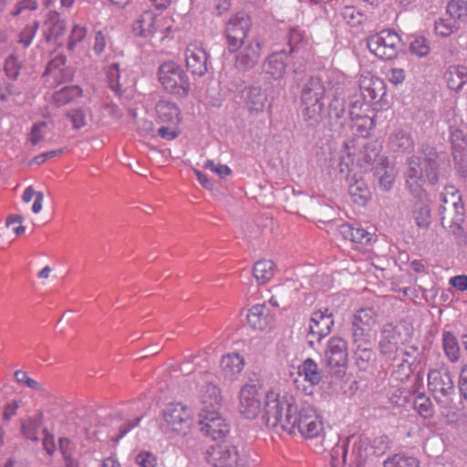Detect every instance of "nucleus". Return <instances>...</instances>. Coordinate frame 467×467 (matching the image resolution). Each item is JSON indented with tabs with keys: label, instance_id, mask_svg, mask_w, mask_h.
Listing matches in <instances>:
<instances>
[{
	"label": "nucleus",
	"instance_id": "nucleus-47",
	"mask_svg": "<svg viewBox=\"0 0 467 467\" xmlns=\"http://www.w3.org/2000/svg\"><path fill=\"white\" fill-rule=\"evenodd\" d=\"M355 93L352 96V99L349 103V119H357V117L361 116V114H367L369 107L371 106L368 101L359 97V94L357 93V88H354Z\"/></svg>",
	"mask_w": 467,
	"mask_h": 467
},
{
	"label": "nucleus",
	"instance_id": "nucleus-20",
	"mask_svg": "<svg viewBox=\"0 0 467 467\" xmlns=\"http://www.w3.org/2000/svg\"><path fill=\"white\" fill-rule=\"evenodd\" d=\"M339 233L345 240L353 244L355 249L360 250L373 242V234L364 227L353 223H342L339 226Z\"/></svg>",
	"mask_w": 467,
	"mask_h": 467
},
{
	"label": "nucleus",
	"instance_id": "nucleus-54",
	"mask_svg": "<svg viewBox=\"0 0 467 467\" xmlns=\"http://www.w3.org/2000/svg\"><path fill=\"white\" fill-rule=\"evenodd\" d=\"M106 77L107 81L109 83V87L116 93L121 91L120 84H119V67L117 63H112L106 69Z\"/></svg>",
	"mask_w": 467,
	"mask_h": 467
},
{
	"label": "nucleus",
	"instance_id": "nucleus-40",
	"mask_svg": "<svg viewBox=\"0 0 467 467\" xmlns=\"http://www.w3.org/2000/svg\"><path fill=\"white\" fill-rule=\"evenodd\" d=\"M267 100L266 95L260 87H251L248 90L246 103L251 112H262Z\"/></svg>",
	"mask_w": 467,
	"mask_h": 467
},
{
	"label": "nucleus",
	"instance_id": "nucleus-31",
	"mask_svg": "<svg viewBox=\"0 0 467 467\" xmlns=\"http://www.w3.org/2000/svg\"><path fill=\"white\" fill-rule=\"evenodd\" d=\"M245 365L244 357L239 353H228L222 357L221 367L224 376L230 379H235L243 371Z\"/></svg>",
	"mask_w": 467,
	"mask_h": 467
},
{
	"label": "nucleus",
	"instance_id": "nucleus-26",
	"mask_svg": "<svg viewBox=\"0 0 467 467\" xmlns=\"http://www.w3.org/2000/svg\"><path fill=\"white\" fill-rule=\"evenodd\" d=\"M66 31V22L57 11H49L43 25V34L47 42L57 41Z\"/></svg>",
	"mask_w": 467,
	"mask_h": 467
},
{
	"label": "nucleus",
	"instance_id": "nucleus-5",
	"mask_svg": "<svg viewBox=\"0 0 467 467\" xmlns=\"http://www.w3.org/2000/svg\"><path fill=\"white\" fill-rule=\"evenodd\" d=\"M323 430V420L315 407L303 400L286 431L289 434L298 432L305 438L313 439L318 437Z\"/></svg>",
	"mask_w": 467,
	"mask_h": 467
},
{
	"label": "nucleus",
	"instance_id": "nucleus-55",
	"mask_svg": "<svg viewBox=\"0 0 467 467\" xmlns=\"http://www.w3.org/2000/svg\"><path fill=\"white\" fill-rule=\"evenodd\" d=\"M410 50L420 57H426L431 51L430 42L424 36H416L410 44Z\"/></svg>",
	"mask_w": 467,
	"mask_h": 467
},
{
	"label": "nucleus",
	"instance_id": "nucleus-15",
	"mask_svg": "<svg viewBox=\"0 0 467 467\" xmlns=\"http://www.w3.org/2000/svg\"><path fill=\"white\" fill-rule=\"evenodd\" d=\"M444 205L441 207V223H444L446 218L445 213L451 215V223L459 224L463 222L464 207L462 202L460 192L454 186H447L444 192L441 194Z\"/></svg>",
	"mask_w": 467,
	"mask_h": 467
},
{
	"label": "nucleus",
	"instance_id": "nucleus-33",
	"mask_svg": "<svg viewBox=\"0 0 467 467\" xmlns=\"http://www.w3.org/2000/svg\"><path fill=\"white\" fill-rule=\"evenodd\" d=\"M156 16L152 11H144L133 24V31L143 37H154Z\"/></svg>",
	"mask_w": 467,
	"mask_h": 467
},
{
	"label": "nucleus",
	"instance_id": "nucleus-53",
	"mask_svg": "<svg viewBox=\"0 0 467 467\" xmlns=\"http://www.w3.org/2000/svg\"><path fill=\"white\" fill-rule=\"evenodd\" d=\"M370 330L371 329L368 327L352 325L353 345L355 347H364L365 345H371Z\"/></svg>",
	"mask_w": 467,
	"mask_h": 467
},
{
	"label": "nucleus",
	"instance_id": "nucleus-38",
	"mask_svg": "<svg viewBox=\"0 0 467 467\" xmlns=\"http://www.w3.org/2000/svg\"><path fill=\"white\" fill-rule=\"evenodd\" d=\"M222 400L221 389L217 385L209 382L204 386L202 395V407L220 410Z\"/></svg>",
	"mask_w": 467,
	"mask_h": 467
},
{
	"label": "nucleus",
	"instance_id": "nucleus-12",
	"mask_svg": "<svg viewBox=\"0 0 467 467\" xmlns=\"http://www.w3.org/2000/svg\"><path fill=\"white\" fill-rule=\"evenodd\" d=\"M162 417L166 427L180 434H186L193 423L192 411L182 402L168 403L162 410Z\"/></svg>",
	"mask_w": 467,
	"mask_h": 467
},
{
	"label": "nucleus",
	"instance_id": "nucleus-9",
	"mask_svg": "<svg viewBox=\"0 0 467 467\" xmlns=\"http://www.w3.org/2000/svg\"><path fill=\"white\" fill-rule=\"evenodd\" d=\"M428 389L435 400L443 407L452 402L455 387L448 369H431L428 373Z\"/></svg>",
	"mask_w": 467,
	"mask_h": 467
},
{
	"label": "nucleus",
	"instance_id": "nucleus-63",
	"mask_svg": "<svg viewBox=\"0 0 467 467\" xmlns=\"http://www.w3.org/2000/svg\"><path fill=\"white\" fill-rule=\"evenodd\" d=\"M135 462L140 467H156L157 458L152 452L142 451L135 456Z\"/></svg>",
	"mask_w": 467,
	"mask_h": 467
},
{
	"label": "nucleus",
	"instance_id": "nucleus-2",
	"mask_svg": "<svg viewBox=\"0 0 467 467\" xmlns=\"http://www.w3.org/2000/svg\"><path fill=\"white\" fill-rule=\"evenodd\" d=\"M380 155V146L377 141L364 142L358 139L346 140L340 151L339 171L348 176L354 166L368 171L377 164Z\"/></svg>",
	"mask_w": 467,
	"mask_h": 467
},
{
	"label": "nucleus",
	"instance_id": "nucleus-24",
	"mask_svg": "<svg viewBox=\"0 0 467 467\" xmlns=\"http://www.w3.org/2000/svg\"><path fill=\"white\" fill-rule=\"evenodd\" d=\"M401 334L392 323L385 324L380 330L379 347L383 355H390L398 350Z\"/></svg>",
	"mask_w": 467,
	"mask_h": 467
},
{
	"label": "nucleus",
	"instance_id": "nucleus-49",
	"mask_svg": "<svg viewBox=\"0 0 467 467\" xmlns=\"http://www.w3.org/2000/svg\"><path fill=\"white\" fill-rule=\"evenodd\" d=\"M340 16L345 22L352 27L358 26L367 19L366 16L354 6H344Z\"/></svg>",
	"mask_w": 467,
	"mask_h": 467
},
{
	"label": "nucleus",
	"instance_id": "nucleus-23",
	"mask_svg": "<svg viewBox=\"0 0 467 467\" xmlns=\"http://www.w3.org/2000/svg\"><path fill=\"white\" fill-rule=\"evenodd\" d=\"M247 322L253 328L264 331L273 327L275 318L265 304H257L249 309Z\"/></svg>",
	"mask_w": 467,
	"mask_h": 467
},
{
	"label": "nucleus",
	"instance_id": "nucleus-11",
	"mask_svg": "<svg viewBox=\"0 0 467 467\" xmlns=\"http://www.w3.org/2000/svg\"><path fill=\"white\" fill-rule=\"evenodd\" d=\"M251 27L252 19L244 12H238L230 17L224 27L227 48L230 53H235L241 48Z\"/></svg>",
	"mask_w": 467,
	"mask_h": 467
},
{
	"label": "nucleus",
	"instance_id": "nucleus-4",
	"mask_svg": "<svg viewBox=\"0 0 467 467\" xmlns=\"http://www.w3.org/2000/svg\"><path fill=\"white\" fill-rule=\"evenodd\" d=\"M326 87L321 78H309L304 84L301 95V111L307 127L317 128L324 118Z\"/></svg>",
	"mask_w": 467,
	"mask_h": 467
},
{
	"label": "nucleus",
	"instance_id": "nucleus-28",
	"mask_svg": "<svg viewBox=\"0 0 467 467\" xmlns=\"http://www.w3.org/2000/svg\"><path fill=\"white\" fill-rule=\"evenodd\" d=\"M416 201L412 206V215L420 228H427L431 224L430 200L427 192L422 196H413Z\"/></svg>",
	"mask_w": 467,
	"mask_h": 467
},
{
	"label": "nucleus",
	"instance_id": "nucleus-1",
	"mask_svg": "<svg viewBox=\"0 0 467 467\" xmlns=\"http://www.w3.org/2000/svg\"><path fill=\"white\" fill-rule=\"evenodd\" d=\"M422 161L419 156H410L406 161L404 172L406 187L412 196L425 194L423 184L425 180L430 184H436L440 175V156L433 146L424 144L420 149Z\"/></svg>",
	"mask_w": 467,
	"mask_h": 467
},
{
	"label": "nucleus",
	"instance_id": "nucleus-7",
	"mask_svg": "<svg viewBox=\"0 0 467 467\" xmlns=\"http://www.w3.org/2000/svg\"><path fill=\"white\" fill-rule=\"evenodd\" d=\"M205 460L212 467H253L254 462L246 455H241L231 444L210 446L205 451Z\"/></svg>",
	"mask_w": 467,
	"mask_h": 467
},
{
	"label": "nucleus",
	"instance_id": "nucleus-56",
	"mask_svg": "<svg viewBox=\"0 0 467 467\" xmlns=\"http://www.w3.org/2000/svg\"><path fill=\"white\" fill-rule=\"evenodd\" d=\"M38 27L39 23L36 20L27 24L18 36V43L23 45L25 47H29L38 30Z\"/></svg>",
	"mask_w": 467,
	"mask_h": 467
},
{
	"label": "nucleus",
	"instance_id": "nucleus-34",
	"mask_svg": "<svg viewBox=\"0 0 467 467\" xmlns=\"http://www.w3.org/2000/svg\"><path fill=\"white\" fill-rule=\"evenodd\" d=\"M444 79L450 89L459 91L467 83V67L451 66L444 73Z\"/></svg>",
	"mask_w": 467,
	"mask_h": 467
},
{
	"label": "nucleus",
	"instance_id": "nucleus-41",
	"mask_svg": "<svg viewBox=\"0 0 467 467\" xmlns=\"http://www.w3.org/2000/svg\"><path fill=\"white\" fill-rule=\"evenodd\" d=\"M383 467H420V462L406 452H399L385 459Z\"/></svg>",
	"mask_w": 467,
	"mask_h": 467
},
{
	"label": "nucleus",
	"instance_id": "nucleus-22",
	"mask_svg": "<svg viewBox=\"0 0 467 467\" xmlns=\"http://www.w3.org/2000/svg\"><path fill=\"white\" fill-rule=\"evenodd\" d=\"M260 54L261 43L258 39H252L236 56L235 67L242 71L253 68L258 63Z\"/></svg>",
	"mask_w": 467,
	"mask_h": 467
},
{
	"label": "nucleus",
	"instance_id": "nucleus-27",
	"mask_svg": "<svg viewBox=\"0 0 467 467\" xmlns=\"http://www.w3.org/2000/svg\"><path fill=\"white\" fill-rule=\"evenodd\" d=\"M156 113L161 121L176 126L182 119L179 106L168 99H161L156 104Z\"/></svg>",
	"mask_w": 467,
	"mask_h": 467
},
{
	"label": "nucleus",
	"instance_id": "nucleus-50",
	"mask_svg": "<svg viewBox=\"0 0 467 467\" xmlns=\"http://www.w3.org/2000/svg\"><path fill=\"white\" fill-rule=\"evenodd\" d=\"M354 353L356 363L359 369L366 370L374 356L371 345H365L364 347L356 346Z\"/></svg>",
	"mask_w": 467,
	"mask_h": 467
},
{
	"label": "nucleus",
	"instance_id": "nucleus-36",
	"mask_svg": "<svg viewBox=\"0 0 467 467\" xmlns=\"http://www.w3.org/2000/svg\"><path fill=\"white\" fill-rule=\"evenodd\" d=\"M442 349L444 355L451 362L455 363L460 359V346L457 337L453 335L452 332H442Z\"/></svg>",
	"mask_w": 467,
	"mask_h": 467
},
{
	"label": "nucleus",
	"instance_id": "nucleus-64",
	"mask_svg": "<svg viewBox=\"0 0 467 467\" xmlns=\"http://www.w3.org/2000/svg\"><path fill=\"white\" fill-rule=\"evenodd\" d=\"M47 128V123L45 121H40L33 125L31 129V132L29 134L28 140L33 145H37L41 142L45 138V129Z\"/></svg>",
	"mask_w": 467,
	"mask_h": 467
},
{
	"label": "nucleus",
	"instance_id": "nucleus-42",
	"mask_svg": "<svg viewBox=\"0 0 467 467\" xmlns=\"http://www.w3.org/2000/svg\"><path fill=\"white\" fill-rule=\"evenodd\" d=\"M287 44L290 47L289 53H294L308 44V36L298 26L292 27L287 35Z\"/></svg>",
	"mask_w": 467,
	"mask_h": 467
},
{
	"label": "nucleus",
	"instance_id": "nucleus-18",
	"mask_svg": "<svg viewBox=\"0 0 467 467\" xmlns=\"http://www.w3.org/2000/svg\"><path fill=\"white\" fill-rule=\"evenodd\" d=\"M185 63L188 70L195 76L202 77L208 72L209 55L197 43H190L184 51Z\"/></svg>",
	"mask_w": 467,
	"mask_h": 467
},
{
	"label": "nucleus",
	"instance_id": "nucleus-10",
	"mask_svg": "<svg viewBox=\"0 0 467 467\" xmlns=\"http://www.w3.org/2000/svg\"><path fill=\"white\" fill-rule=\"evenodd\" d=\"M201 432L213 441L222 440L230 432V425L217 409L202 407L198 415Z\"/></svg>",
	"mask_w": 467,
	"mask_h": 467
},
{
	"label": "nucleus",
	"instance_id": "nucleus-25",
	"mask_svg": "<svg viewBox=\"0 0 467 467\" xmlns=\"http://www.w3.org/2000/svg\"><path fill=\"white\" fill-rule=\"evenodd\" d=\"M374 176L378 179L380 188L389 191L397 177V169L388 158H379L374 166Z\"/></svg>",
	"mask_w": 467,
	"mask_h": 467
},
{
	"label": "nucleus",
	"instance_id": "nucleus-13",
	"mask_svg": "<svg viewBox=\"0 0 467 467\" xmlns=\"http://www.w3.org/2000/svg\"><path fill=\"white\" fill-rule=\"evenodd\" d=\"M359 97L375 106L376 110L389 108L387 87L382 78L375 76H362L359 81Z\"/></svg>",
	"mask_w": 467,
	"mask_h": 467
},
{
	"label": "nucleus",
	"instance_id": "nucleus-29",
	"mask_svg": "<svg viewBox=\"0 0 467 467\" xmlns=\"http://www.w3.org/2000/svg\"><path fill=\"white\" fill-rule=\"evenodd\" d=\"M67 57L64 55H57L50 60L43 73V77L51 84H59L66 80L65 67Z\"/></svg>",
	"mask_w": 467,
	"mask_h": 467
},
{
	"label": "nucleus",
	"instance_id": "nucleus-59",
	"mask_svg": "<svg viewBox=\"0 0 467 467\" xmlns=\"http://www.w3.org/2000/svg\"><path fill=\"white\" fill-rule=\"evenodd\" d=\"M450 138L452 152L460 151L467 145V137L460 129H451Z\"/></svg>",
	"mask_w": 467,
	"mask_h": 467
},
{
	"label": "nucleus",
	"instance_id": "nucleus-43",
	"mask_svg": "<svg viewBox=\"0 0 467 467\" xmlns=\"http://www.w3.org/2000/svg\"><path fill=\"white\" fill-rule=\"evenodd\" d=\"M352 130L358 136L366 138L369 135V131L375 127V119L367 114H361L357 119H350Z\"/></svg>",
	"mask_w": 467,
	"mask_h": 467
},
{
	"label": "nucleus",
	"instance_id": "nucleus-58",
	"mask_svg": "<svg viewBox=\"0 0 467 467\" xmlns=\"http://www.w3.org/2000/svg\"><path fill=\"white\" fill-rule=\"evenodd\" d=\"M21 66L16 56L10 55L5 62V73L9 79L16 80L20 73Z\"/></svg>",
	"mask_w": 467,
	"mask_h": 467
},
{
	"label": "nucleus",
	"instance_id": "nucleus-46",
	"mask_svg": "<svg viewBox=\"0 0 467 467\" xmlns=\"http://www.w3.org/2000/svg\"><path fill=\"white\" fill-rule=\"evenodd\" d=\"M414 410L424 419H431L434 414L432 402L424 393L418 394L413 402Z\"/></svg>",
	"mask_w": 467,
	"mask_h": 467
},
{
	"label": "nucleus",
	"instance_id": "nucleus-48",
	"mask_svg": "<svg viewBox=\"0 0 467 467\" xmlns=\"http://www.w3.org/2000/svg\"><path fill=\"white\" fill-rule=\"evenodd\" d=\"M155 23L154 36H159V39L163 41L165 38L171 36L172 31L173 21L170 16H157Z\"/></svg>",
	"mask_w": 467,
	"mask_h": 467
},
{
	"label": "nucleus",
	"instance_id": "nucleus-21",
	"mask_svg": "<svg viewBox=\"0 0 467 467\" xmlns=\"http://www.w3.org/2000/svg\"><path fill=\"white\" fill-rule=\"evenodd\" d=\"M287 53L284 50L269 55L263 64V72L270 79L281 80L286 72Z\"/></svg>",
	"mask_w": 467,
	"mask_h": 467
},
{
	"label": "nucleus",
	"instance_id": "nucleus-61",
	"mask_svg": "<svg viewBox=\"0 0 467 467\" xmlns=\"http://www.w3.org/2000/svg\"><path fill=\"white\" fill-rule=\"evenodd\" d=\"M37 429H38V423L36 420L32 418H28L27 420L22 421L21 423V430L23 435L31 441H37Z\"/></svg>",
	"mask_w": 467,
	"mask_h": 467
},
{
	"label": "nucleus",
	"instance_id": "nucleus-6",
	"mask_svg": "<svg viewBox=\"0 0 467 467\" xmlns=\"http://www.w3.org/2000/svg\"><path fill=\"white\" fill-rule=\"evenodd\" d=\"M158 78L170 94L185 98L191 90L190 78L182 67L174 61H165L158 68Z\"/></svg>",
	"mask_w": 467,
	"mask_h": 467
},
{
	"label": "nucleus",
	"instance_id": "nucleus-39",
	"mask_svg": "<svg viewBox=\"0 0 467 467\" xmlns=\"http://www.w3.org/2000/svg\"><path fill=\"white\" fill-rule=\"evenodd\" d=\"M446 13L461 26L462 24L467 23V1L451 0L447 5Z\"/></svg>",
	"mask_w": 467,
	"mask_h": 467
},
{
	"label": "nucleus",
	"instance_id": "nucleus-30",
	"mask_svg": "<svg viewBox=\"0 0 467 467\" xmlns=\"http://www.w3.org/2000/svg\"><path fill=\"white\" fill-rule=\"evenodd\" d=\"M297 374L311 386H317L323 380V371L311 358H306L297 368Z\"/></svg>",
	"mask_w": 467,
	"mask_h": 467
},
{
	"label": "nucleus",
	"instance_id": "nucleus-51",
	"mask_svg": "<svg viewBox=\"0 0 467 467\" xmlns=\"http://www.w3.org/2000/svg\"><path fill=\"white\" fill-rule=\"evenodd\" d=\"M87 27L82 24H74L68 36L67 47L73 51L78 44L81 43L87 36Z\"/></svg>",
	"mask_w": 467,
	"mask_h": 467
},
{
	"label": "nucleus",
	"instance_id": "nucleus-16",
	"mask_svg": "<svg viewBox=\"0 0 467 467\" xmlns=\"http://www.w3.org/2000/svg\"><path fill=\"white\" fill-rule=\"evenodd\" d=\"M325 357L330 368L336 369V373L342 372L348 364L347 341L340 337H332L328 341Z\"/></svg>",
	"mask_w": 467,
	"mask_h": 467
},
{
	"label": "nucleus",
	"instance_id": "nucleus-37",
	"mask_svg": "<svg viewBox=\"0 0 467 467\" xmlns=\"http://www.w3.org/2000/svg\"><path fill=\"white\" fill-rule=\"evenodd\" d=\"M275 268V265L272 260H259L254 265V276L258 284H265L274 277Z\"/></svg>",
	"mask_w": 467,
	"mask_h": 467
},
{
	"label": "nucleus",
	"instance_id": "nucleus-14",
	"mask_svg": "<svg viewBox=\"0 0 467 467\" xmlns=\"http://www.w3.org/2000/svg\"><path fill=\"white\" fill-rule=\"evenodd\" d=\"M333 326L334 317L328 308L315 311L309 320L306 335L309 346L314 347L315 343H320L331 332Z\"/></svg>",
	"mask_w": 467,
	"mask_h": 467
},
{
	"label": "nucleus",
	"instance_id": "nucleus-3",
	"mask_svg": "<svg viewBox=\"0 0 467 467\" xmlns=\"http://www.w3.org/2000/svg\"><path fill=\"white\" fill-rule=\"evenodd\" d=\"M302 401L303 400L289 393L267 391L265 401L266 425L273 428L280 426L286 431Z\"/></svg>",
	"mask_w": 467,
	"mask_h": 467
},
{
	"label": "nucleus",
	"instance_id": "nucleus-57",
	"mask_svg": "<svg viewBox=\"0 0 467 467\" xmlns=\"http://www.w3.org/2000/svg\"><path fill=\"white\" fill-rule=\"evenodd\" d=\"M66 116L71 120L75 130H79L87 125V112L83 109H71Z\"/></svg>",
	"mask_w": 467,
	"mask_h": 467
},
{
	"label": "nucleus",
	"instance_id": "nucleus-32",
	"mask_svg": "<svg viewBox=\"0 0 467 467\" xmlns=\"http://www.w3.org/2000/svg\"><path fill=\"white\" fill-rule=\"evenodd\" d=\"M389 148L396 152H410L414 148L410 134L404 130H394L389 138Z\"/></svg>",
	"mask_w": 467,
	"mask_h": 467
},
{
	"label": "nucleus",
	"instance_id": "nucleus-45",
	"mask_svg": "<svg viewBox=\"0 0 467 467\" xmlns=\"http://www.w3.org/2000/svg\"><path fill=\"white\" fill-rule=\"evenodd\" d=\"M376 312L371 307L358 309L354 315L352 325L368 327L371 329L376 323Z\"/></svg>",
	"mask_w": 467,
	"mask_h": 467
},
{
	"label": "nucleus",
	"instance_id": "nucleus-52",
	"mask_svg": "<svg viewBox=\"0 0 467 467\" xmlns=\"http://www.w3.org/2000/svg\"><path fill=\"white\" fill-rule=\"evenodd\" d=\"M461 26L455 22L447 18H440L434 24V32L442 37L450 36Z\"/></svg>",
	"mask_w": 467,
	"mask_h": 467
},
{
	"label": "nucleus",
	"instance_id": "nucleus-8",
	"mask_svg": "<svg viewBox=\"0 0 467 467\" xmlns=\"http://www.w3.org/2000/svg\"><path fill=\"white\" fill-rule=\"evenodd\" d=\"M367 47L375 57L382 60H391L397 57L402 41L394 30L385 29L368 36Z\"/></svg>",
	"mask_w": 467,
	"mask_h": 467
},
{
	"label": "nucleus",
	"instance_id": "nucleus-17",
	"mask_svg": "<svg viewBox=\"0 0 467 467\" xmlns=\"http://www.w3.org/2000/svg\"><path fill=\"white\" fill-rule=\"evenodd\" d=\"M261 410V400L255 384H244L239 392V411L247 419H254Z\"/></svg>",
	"mask_w": 467,
	"mask_h": 467
},
{
	"label": "nucleus",
	"instance_id": "nucleus-44",
	"mask_svg": "<svg viewBox=\"0 0 467 467\" xmlns=\"http://www.w3.org/2000/svg\"><path fill=\"white\" fill-rule=\"evenodd\" d=\"M349 194L354 202L359 205H365L368 197L369 190L363 181H356L349 185Z\"/></svg>",
	"mask_w": 467,
	"mask_h": 467
},
{
	"label": "nucleus",
	"instance_id": "nucleus-62",
	"mask_svg": "<svg viewBox=\"0 0 467 467\" xmlns=\"http://www.w3.org/2000/svg\"><path fill=\"white\" fill-rule=\"evenodd\" d=\"M412 366L410 362L401 359L393 371V377L400 381L407 380L412 372Z\"/></svg>",
	"mask_w": 467,
	"mask_h": 467
},
{
	"label": "nucleus",
	"instance_id": "nucleus-60",
	"mask_svg": "<svg viewBox=\"0 0 467 467\" xmlns=\"http://www.w3.org/2000/svg\"><path fill=\"white\" fill-rule=\"evenodd\" d=\"M141 419H142L141 416H138L132 420H129L125 421L124 423H122L119 427V433L116 436L112 435L110 437V440L113 442L118 443L126 434H128L131 430H133L135 427H137L140 424Z\"/></svg>",
	"mask_w": 467,
	"mask_h": 467
},
{
	"label": "nucleus",
	"instance_id": "nucleus-35",
	"mask_svg": "<svg viewBox=\"0 0 467 467\" xmlns=\"http://www.w3.org/2000/svg\"><path fill=\"white\" fill-rule=\"evenodd\" d=\"M82 88L78 86H67L54 92L52 101L56 107H63L82 96Z\"/></svg>",
	"mask_w": 467,
	"mask_h": 467
},
{
	"label": "nucleus",
	"instance_id": "nucleus-19",
	"mask_svg": "<svg viewBox=\"0 0 467 467\" xmlns=\"http://www.w3.org/2000/svg\"><path fill=\"white\" fill-rule=\"evenodd\" d=\"M328 125L331 129L343 128L347 121L343 88H337L327 107Z\"/></svg>",
	"mask_w": 467,
	"mask_h": 467
}]
</instances>
